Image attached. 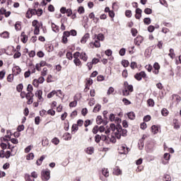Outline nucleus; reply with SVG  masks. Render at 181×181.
I'll return each mask as SVG.
<instances>
[{"instance_id":"f257e3e1","label":"nucleus","mask_w":181,"mask_h":181,"mask_svg":"<svg viewBox=\"0 0 181 181\" xmlns=\"http://www.w3.org/2000/svg\"><path fill=\"white\" fill-rule=\"evenodd\" d=\"M128 131L125 129H122L121 124L116 125V132H114V135L117 139H121V136H127Z\"/></svg>"},{"instance_id":"f03ea898","label":"nucleus","mask_w":181,"mask_h":181,"mask_svg":"<svg viewBox=\"0 0 181 181\" xmlns=\"http://www.w3.org/2000/svg\"><path fill=\"white\" fill-rule=\"evenodd\" d=\"M42 180L49 181L50 180V170H44L41 172Z\"/></svg>"},{"instance_id":"7ed1b4c3","label":"nucleus","mask_w":181,"mask_h":181,"mask_svg":"<svg viewBox=\"0 0 181 181\" xmlns=\"http://www.w3.org/2000/svg\"><path fill=\"white\" fill-rule=\"evenodd\" d=\"M145 77H146V74L145 73V71H141L140 73H137L134 75V78L138 81H141V80H142V78H145Z\"/></svg>"},{"instance_id":"20e7f679","label":"nucleus","mask_w":181,"mask_h":181,"mask_svg":"<svg viewBox=\"0 0 181 181\" xmlns=\"http://www.w3.org/2000/svg\"><path fill=\"white\" fill-rule=\"evenodd\" d=\"M119 152L121 154L127 155L128 152H129V148L127 147L126 146H120L119 147Z\"/></svg>"},{"instance_id":"39448f33","label":"nucleus","mask_w":181,"mask_h":181,"mask_svg":"<svg viewBox=\"0 0 181 181\" xmlns=\"http://www.w3.org/2000/svg\"><path fill=\"white\" fill-rule=\"evenodd\" d=\"M142 42H144V37L141 35L137 36L135 39H134V44L136 46H141V43H142Z\"/></svg>"},{"instance_id":"423d86ee","label":"nucleus","mask_w":181,"mask_h":181,"mask_svg":"<svg viewBox=\"0 0 181 181\" xmlns=\"http://www.w3.org/2000/svg\"><path fill=\"white\" fill-rule=\"evenodd\" d=\"M22 69L21 67L16 66L13 68V73L14 76H18V74H21Z\"/></svg>"},{"instance_id":"0eeeda50","label":"nucleus","mask_w":181,"mask_h":181,"mask_svg":"<svg viewBox=\"0 0 181 181\" xmlns=\"http://www.w3.org/2000/svg\"><path fill=\"white\" fill-rule=\"evenodd\" d=\"M90 47H101V44L100 43V41H98V40H95L94 42H90L89 44Z\"/></svg>"},{"instance_id":"6e6552de","label":"nucleus","mask_w":181,"mask_h":181,"mask_svg":"<svg viewBox=\"0 0 181 181\" xmlns=\"http://www.w3.org/2000/svg\"><path fill=\"white\" fill-rule=\"evenodd\" d=\"M88 39H90L89 33H86L83 36V37L81 40V43H83V44L86 43Z\"/></svg>"},{"instance_id":"1a4fd4ad","label":"nucleus","mask_w":181,"mask_h":181,"mask_svg":"<svg viewBox=\"0 0 181 181\" xmlns=\"http://www.w3.org/2000/svg\"><path fill=\"white\" fill-rule=\"evenodd\" d=\"M42 94H43V92L42 90H37L35 93L36 97H37L39 101H43V98L42 97Z\"/></svg>"},{"instance_id":"9d476101","label":"nucleus","mask_w":181,"mask_h":181,"mask_svg":"<svg viewBox=\"0 0 181 181\" xmlns=\"http://www.w3.org/2000/svg\"><path fill=\"white\" fill-rule=\"evenodd\" d=\"M80 59L81 60H83V62H87V60L88 59V57L87 56V54H86V52H82L81 53Z\"/></svg>"},{"instance_id":"9b49d317","label":"nucleus","mask_w":181,"mask_h":181,"mask_svg":"<svg viewBox=\"0 0 181 181\" xmlns=\"http://www.w3.org/2000/svg\"><path fill=\"white\" fill-rule=\"evenodd\" d=\"M113 174L119 176V175H122V171L119 168H116L113 170Z\"/></svg>"},{"instance_id":"f8f14e48","label":"nucleus","mask_w":181,"mask_h":181,"mask_svg":"<svg viewBox=\"0 0 181 181\" xmlns=\"http://www.w3.org/2000/svg\"><path fill=\"white\" fill-rule=\"evenodd\" d=\"M85 152H86L88 155H93V153H94V147H88L85 150Z\"/></svg>"},{"instance_id":"ddd939ff","label":"nucleus","mask_w":181,"mask_h":181,"mask_svg":"<svg viewBox=\"0 0 181 181\" xmlns=\"http://www.w3.org/2000/svg\"><path fill=\"white\" fill-rule=\"evenodd\" d=\"M21 42H23V43L28 42V35H25V32L21 33Z\"/></svg>"},{"instance_id":"4468645a","label":"nucleus","mask_w":181,"mask_h":181,"mask_svg":"<svg viewBox=\"0 0 181 181\" xmlns=\"http://www.w3.org/2000/svg\"><path fill=\"white\" fill-rule=\"evenodd\" d=\"M102 173L105 177H108L110 176V172L108 169L104 168L102 170Z\"/></svg>"},{"instance_id":"2eb2a0df","label":"nucleus","mask_w":181,"mask_h":181,"mask_svg":"<svg viewBox=\"0 0 181 181\" xmlns=\"http://www.w3.org/2000/svg\"><path fill=\"white\" fill-rule=\"evenodd\" d=\"M95 37H97L98 40L100 41L101 40V42L104 41V39H105V37H104V35L101 33L97 35H95Z\"/></svg>"},{"instance_id":"dca6fc26","label":"nucleus","mask_w":181,"mask_h":181,"mask_svg":"<svg viewBox=\"0 0 181 181\" xmlns=\"http://www.w3.org/2000/svg\"><path fill=\"white\" fill-rule=\"evenodd\" d=\"M1 37H3L4 39H8L9 38V33L7 31H4L0 35Z\"/></svg>"},{"instance_id":"f3484780","label":"nucleus","mask_w":181,"mask_h":181,"mask_svg":"<svg viewBox=\"0 0 181 181\" xmlns=\"http://www.w3.org/2000/svg\"><path fill=\"white\" fill-rule=\"evenodd\" d=\"M33 26L34 27V28H37V27H39V26H42V23H39V21H37V20H34L33 21Z\"/></svg>"},{"instance_id":"a211bd4d","label":"nucleus","mask_w":181,"mask_h":181,"mask_svg":"<svg viewBox=\"0 0 181 181\" xmlns=\"http://www.w3.org/2000/svg\"><path fill=\"white\" fill-rule=\"evenodd\" d=\"M127 117L129 119H135V113L134 112H129L127 113Z\"/></svg>"},{"instance_id":"6ab92c4d","label":"nucleus","mask_w":181,"mask_h":181,"mask_svg":"<svg viewBox=\"0 0 181 181\" xmlns=\"http://www.w3.org/2000/svg\"><path fill=\"white\" fill-rule=\"evenodd\" d=\"M151 132L153 134H158V132H159V128H158V127L156 125H153L151 127Z\"/></svg>"},{"instance_id":"aec40b11","label":"nucleus","mask_w":181,"mask_h":181,"mask_svg":"<svg viewBox=\"0 0 181 181\" xmlns=\"http://www.w3.org/2000/svg\"><path fill=\"white\" fill-rule=\"evenodd\" d=\"M76 131H78V126L76 124H74L72 125L71 132L72 134H76Z\"/></svg>"},{"instance_id":"412c9836","label":"nucleus","mask_w":181,"mask_h":181,"mask_svg":"<svg viewBox=\"0 0 181 181\" xmlns=\"http://www.w3.org/2000/svg\"><path fill=\"white\" fill-rule=\"evenodd\" d=\"M161 114L163 117H168V115H169V111L166 108H163L161 110Z\"/></svg>"},{"instance_id":"4be33fe9","label":"nucleus","mask_w":181,"mask_h":181,"mask_svg":"<svg viewBox=\"0 0 181 181\" xmlns=\"http://www.w3.org/2000/svg\"><path fill=\"white\" fill-rule=\"evenodd\" d=\"M25 181H35V179L33 178L29 174H25Z\"/></svg>"},{"instance_id":"5701e85b","label":"nucleus","mask_w":181,"mask_h":181,"mask_svg":"<svg viewBox=\"0 0 181 181\" xmlns=\"http://www.w3.org/2000/svg\"><path fill=\"white\" fill-rule=\"evenodd\" d=\"M101 110V105L97 104L93 108V112H98Z\"/></svg>"},{"instance_id":"b1692460","label":"nucleus","mask_w":181,"mask_h":181,"mask_svg":"<svg viewBox=\"0 0 181 181\" xmlns=\"http://www.w3.org/2000/svg\"><path fill=\"white\" fill-rule=\"evenodd\" d=\"M16 90L18 93H22V90H23V84L20 83L16 86Z\"/></svg>"},{"instance_id":"393cba45","label":"nucleus","mask_w":181,"mask_h":181,"mask_svg":"<svg viewBox=\"0 0 181 181\" xmlns=\"http://www.w3.org/2000/svg\"><path fill=\"white\" fill-rule=\"evenodd\" d=\"M52 29L53 32H59V26L56 25L54 23H52Z\"/></svg>"},{"instance_id":"a878e982","label":"nucleus","mask_w":181,"mask_h":181,"mask_svg":"<svg viewBox=\"0 0 181 181\" xmlns=\"http://www.w3.org/2000/svg\"><path fill=\"white\" fill-rule=\"evenodd\" d=\"M96 122L98 124V125H101V124H103V117L101 116H98L97 119H96Z\"/></svg>"},{"instance_id":"bb28decb","label":"nucleus","mask_w":181,"mask_h":181,"mask_svg":"<svg viewBox=\"0 0 181 181\" xmlns=\"http://www.w3.org/2000/svg\"><path fill=\"white\" fill-rule=\"evenodd\" d=\"M168 56H170L171 59H175V50L173 49H170V53L168 54Z\"/></svg>"},{"instance_id":"cd10ccee","label":"nucleus","mask_w":181,"mask_h":181,"mask_svg":"<svg viewBox=\"0 0 181 181\" xmlns=\"http://www.w3.org/2000/svg\"><path fill=\"white\" fill-rule=\"evenodd\" d=\"M35 95L32 92H28L25 95V98L29 99V98H33Z\"/></svg>"},{"instance_id":"c85d7f7f","label":"nucleus","mask_w":181,"mask_h":181,"mask_svg":"<svg viewBox=\"0 0 181 181\" xmlns=\"http://www.w3.org/2000/svg\"><path fill=\"white\" fill-rule=\"evenodd\" d=\"M55 94H57V91L56 90H52L51 93H48L47 95V98H52Z\"/></svg>"},{"instance_id":"c756f323","label":"nucleus","mask_w":181,"mask_h":181,"mask_svg":"<svg viewBox=\"0 0 181 181\" xmlns=\"http://www.w3.org/2000/svg\"><path fill=\"white\" fill-rule=\"evenodd\" d=\"M33 158H35V154H33V153H30L28 154L27 156V160H30V159H33Z\"/></svg>"},{"instance_id":"7c9ffc66","label":"nucleus","mask_w":181,"mask_h":181,"mask_svg":"<svg viewBox=\"0 0 181 181\" xmlns=\"http://www.w3.org/2000/svg\"><path fill=\"white\" fill-rule=\"evenodd\" d=\"M74 63L76 66H80V64H81V61H80V59L78 58H74Z\"/></svg>"},{"instance_id":"2f4dec72","label":"nucleus","mask_w":181,"mask_h":181,"mask_svg":"<svg viewBox=\"0 0 181 181\" xmlns=\"http://www.w3.org/2000/svg\"><path fill=\"white\" fill-rule=\"evenodd\" d=\"M147 104L149 107H153V105H155V102L152 99H148L147 100Z\"/></svg>"},{"instance_id":"473e14b6","label":"nucleus","mask_w":181,"mask_h":181,"mask_svg":"<svg viewBox=\"0 0 181 181\" xmlns=\"http://www.w3.org/2000/svg\"><path fill=\"white\" fill-rule=\"evenodd\" d=\"M131 33L132 36L135 37V36H136V35L138 34V30L136 28H132Z\"/></svg>"},{"instance_id":"72a5a7b5","label":"nucleus","mask_w":181,"mask_h":181,"mask_svg":"<svg viewBox=\"0 0 181 181\" xmlns=\"http://www.w3.org/2000/svg\"><path fill=\"white\" fill-rule=\"evenodd\" d=\"M21 56H22V54H21V52L17 51L14 55H13V59H19V57H21Z\"/></svg>"},{"instance_id":"f704fd0d","label":"nucleus","mask_w":181,"mask_h":181,"mask_svg":"<svg viewBox=\"0 0 181 181\" xmlns=\"http://www.w3.org/2000/svg\"><path fill=\"white\" fill-rule=\"evenodd\" d=\"M109 129L110 131H112V132H115V131H117V126H115L114 124H111Z\"/></svg>"},{"instance_id":"c9c22d12","label":"nucleus","mask_w":181,"mask_h":181,"mask_svg":"<svg viewBox=\"0 0 181 181\" xmlns=\"http://www.w3.org/2000/svg\"><path fill=\"white\" fill-rule=\"evenodd\" d=\"M110 142H112V144H115V142H117V139H115V135L114 134H112L111 135V137L110 138Z\"/></svg>"},{"instance_id":"e433bc0d","label":"nucleus","mask_w":181,"mask_h":181,"mask_svg":"<svg viewBox=\"0 0 181 181\" xmlns=\"http://www.w3.org/2000/svg\"><path fill=\"white\" fill-rule=\"evenodd\" d=\"M145 139H146V135L144 134L142 138L139 140V142L142 148L144 147V141H145Z\"/></svg>"},{"instance_id":"4c0bfd02","label":"nucleus","mask_w":181,"mask_h":181,"mask_svg":"<svg viewBox=\"0 0 181 181\" xmlns=\"http://www.w3.org/2000/svg\"><path fill=\"white\" fill-rule=\"evenodd\" d=\"M123 95H124V97H128V95H129V92L128 90V89L127 88H125L123 90Z\"/></svg>"},{"instance_id":"58836bf2","label":"nucleus","mask_w":181,"mask_h":181,"mask_svg":"<svg viewBox=\"0 0 181 181\" xmlns=\"http://www.w3.org/2000/svg\"><path fill=\"white\" fill-rule=\"evenodd\" d=\"M173 100H176L177 103H180V96L177 95H173Z\"/></svg>"},{"instance_id":"ea45409f","label":"nucleus","mask_w":181,"mask_h":181,"mask_svg":"<svg viewBox=\"0 0 181 181\" xmlns=\"http://www.w3.org/2000/svg\"><path fill=\"white\" fill-rule=\"evenodd\" d=\"M125 15L127 18H131V16H132V11H131V10H127L125 11Z\"/></svg>"},{"instance_id":"a19ab883","label":"nucleus","mask_w":181,"mask_h":181,"mask_svg":"<svg viewBox=\"0 0 181 181\" xmlns=\"http://www.w3.org/2000/svg\"><path fill=\"white\" fill-rule=\"evenodd\" d=\"M122 64L124 67H128V66L129 65V62H128V60H122Z\"/></svg>"},{"instance_id":"79ce46f5","label":"nucleus","mask_w":181,"mask_h":181,"mask_svg":"<svg viewBox=\"0 0 181 181\" xmlns=\"http://www.w3.org/2000/svg\"><path fill=\"white\" fill-rule=\"evenodd\" d=\"M5 74H6V71H5V70L0 71V80H4Z\"/></svg>"},{"instance_id":"37998d69","label":"nucleus","mask_w":181,"mask_h":181,"mask_svg":"<svg viewBox=\"0 0 181 181\" xmlns=\"http://www.w3.org/2000/svg\"><path fill=\"white\" fill-rule=\"evenodd\" d=\"M29 11L31 16H33V15H37V10L35 8H33V9L29 8Z\"/></svg>"},{"instance_id":"c03bdc74","label":"nucleus","mask_w":181,"mask_h":181,"mask_svg":"<svg viewBox=\"0 0 181 181\" xmlns=\"http://www.w3.org/2000/svg\"><path fill=\"white\" fill-rule=\"evenodd\" d=\"M163 180L165 181H172V178L170 177V175H164Z\"/></svg>"},{"instance_id":"a18cd8bd","label":"nucleus","mask_w":181,"mask_h":181,"mask_svg":"<svg viewBox=\"0 0 181 181\" xmlns=\"http://www.w3.org/2000/svg\"><path fill=\"white\" fill-rule=\"evenodd\" d=\"M180 128V125H179L177 120H174V129H179Z\"/></svg>"},{"instance_id":"49530a36","label":"nucleus","mask_w":181,"mask_h":181,"mask_svg":"<svg viewBox=\"0 0 181 181\" xmlns=\"http://www.w3.org/2000/svg\"><path fill=\"white\" fill-rule=\"evenodd\" d=\"M144 22L145 25H151V18H145Z\"/></svg>"},{"instance_id":"de8ad7c7","label":"nucleus","mask_w":181,"mask_h":181,"mask_svg":"<svg viewBox=\"0 0 181 181\" xmlns=\"http://www.w3.org/2000/svg\"><path fill=\"white\" fill-rule=\"evenodd\" d=\"M100 141H103L104 142H108V137L105 135L100 136Z\"/></svg>"},{"instance_id":"09e8293b","label":"nucleus","mask_w":181,"mask_h":181,"mask_svg":"<svg viewBox=\"0 0 181 181\" xmlns=\"http://www.w3.org/2000/svg\"><path fill=\"white\" fill-rule=\"evenodd\" d=\"M144 13H146V15H151V13H152V9L149 8H145Z\"/></svg>"},{"instance_id":"8fccbe9b","label":"nucleus","mask_w":181,"mask_h":181,"mask_svg":"<svg viewBox=\"0 0 181 181\" xmlns=\"http://www.w3.org/2000/svg\"><path fill=\"white\" fill-rule=\"evenodd\" d=\"M40 33V27H35L34 35H39Z\"/></svg>"},{"instance_id":"3c124183","label":"nucleus","mask_w":181,"mask_h":181,"mask_svg":"<svg viewBox=\"0 0 181 181\" xmlns=\"http://www.w3.org/2000/svg\"><path fill=\"white\" fill-rule=\"evenodd\" d=\"M7 81L8 83H12V81H13V75L9 74L7 77Z\"/></svg>"},{"instance_id":"603ef678","label":"nucleus","mask_w":181,"mask_h":181,"mask_svg":"<svg viewBox=\"0 0 181 181\" xmlns=\"http://www.w3.org/2000/svg\"><path fill=\"white\" fill-rule=\"evenodd\" d=\"M69 32L71 36H77V31L76 30H71Z\"/></svg>"},{"instance_id":"864d4df0","label":"nucleus","mask_w":181,"mask_h":181,"mask_svg":"<svg viewBox=\"0 0 181 181\" xmlns=\"http://www.w3.org/2000/svg\"><path fill=\"white\" fill-rule=\"evenodd\" d=\"M52 142V144H54V145H59V144L60 143V140H59V139L57 138H54Z\"/></svg>"},{"instance_id":"5fc2aeb1","label":"nucleus","mask_w":181,"mask_h":181,"mask_svg":"<svg viewBox=\"0 0 181 181\" xmlns=\"http://www.w3.org/2000/svg\"><path fill=\"white\" fill-rule=\"evenodd\" d=\"M21 23H19V21L16 22V23L15 24L16 30H21Z\"/></svg>"},{"instance_id":"6e6d98bb","label":"nucleus","mask_w":181,"mask_h":181,"mask_svg":"<svg viewBox=\"0 0 181 181\" xmlns=\"http://www.w3.org/2000/svg\"><path fill=\"white\" fill-rule=\"evenodd\" d=\"M95 141L97 144H99L100 141H101V136H100L99 134H97L95 136Z\"/></svg>"},{"instance_id":"4d7b16f0","label":"nucleus","mask_w":181,"mask_h":181,"mask_svg":"<svg viewBox=\"0 0 181 181\" xmlns=\"http://www.w3.org/2000/svg\"><path fill=\"white\" fill-rule=\"evenodd\" d=\"M122 101L124 104V105H129V104H131V101H129L128 99L127 98H123Z\"/></svg>"},{"instance_id":"13d9d810","label":"nucleus","mask_w":181,"mask_h":181,"mask_svg":"<svg viewBox=\"0 0 181 181\" xmlns=\"http://www.w3.org/2000/svg\"><path fill=\"white\" fill-rule=\"evenodd\" d=\"M27 91H28V93H32V91H33V86L30 84H28L27 87Z\"/></svg>"},{"instance_id":"bf43d9fd","label":"nucleus","mask_w":181,"mask_h":181,"mask_svg":"<svg viewBox=\"0 0 181 181\" xmlns=\"http://www.w3.org/2000/svg\"><path fill=\"white\" fill-rule=\"evenodd\" d=\"M112 93H114V88L112 87H110L107 92V95H110Z\"/></svg>"},{"instance_id":"052dcab7","label":"nucleus","mask_w":181,"mask_h":181,"mask_svg":"<svg viewBox=\"0 0 181 181\" xmlns=\"http://www.w3.org/2000/svg\"><path fill=\"white\" fill-rule=\"evenodd\" d=\"M66 58H68L69 60H72L73 59V54H71V52H67Z\"/></svg>"},{"instance_id":"680f3d73","label":"nucleus","mask_w":181,"mask_h":181,"mask_svg":"<svg viewBox=\"0 0 181 181\" xmlns=\"http://www.w3.org/2000/svg\"><path fill=\"white\" fill-rule=\"evenodd\" d=\"M77 106V101L74 100L72 101L69 103V107H76Z\"/></svg>"},{"instance_id":"e2e57ef3","label":"nucleus","mask_w":181,"mask_h":181,"mask_svg":"<svg viewBox=\"0 0 181 181\" xmlns=\"http://www.w3.org/2000/svg\"><path fill=\"white\" fill-rule=\"evenodd\" d=\"M125 52H126L125 48H122L119 50V53L120 56H125Z\"/></svg>"},{"instance_id":"0e129e2a","label":"nucleus","mask_w":181,"mask_h":181,"mask_svg":"<svg viewBox=\"0 0 181 181\" xmlns=\"http://www.w3.org/2000/svg\"><path fill=\"white\" fill-rule=\"evenodd\" d=\"M78 13L81 14V13H84V7L83 6H80L78 8Z\"/></svg>"},{"instance_id":"69168bd1","label":"nucleus","mask_w":181,"mask_h":181,"mask_svg":"<svg viewBox=\"0 0 181 181\" xmlns=\"http://www.w3.org/2000/svg\"><path fill=\"white\" fill-rule=\"evenodd\" d=\"M148 30L150 32V33H152V32L155 30V27L153 25H150L148 27Z\"/></svg>"},{"instance_id":"338daca9","label":"nucleus","mask_w":181,"mask_h":181,"mask_svg":"<svg viewBox=\"0 0 181 181\" xmlns=\"http://www.w3.org/2000/svg\"><path fill=\"white\" fill-rule=\"evenodd\" d=\"M164 159L165 160H169V159H170V154L168 153H165L164 154Z\"/></svg>"},{"instance_id":"774afa93","label":"nucleus","mask_w":181,"mask_h":181,"mask_svg":"<svg viewBox=\"0 0 181 181\" xmlns=\"http://www.w3.org/2000/svg\"><path fill=\"white\" fill-rule=\"evenodd\" d=\"M93 134H97L98 132V126H95L93 129Z\"/></svg>"}]
</instances>
